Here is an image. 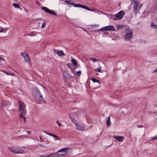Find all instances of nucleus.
<instances>
[{
	"label": "nucleus",
	"mask_w": 157,
	"mask_h": 157,
	"mask_svg": "<svg viewBox=\"0 0 157 157\" xmlns=\"http://www.w3.org/2000/svg\"><path fill=\"white\" fill-rule=\"evenodd\" d=\"M32 92L33 95L36 97L38 98V99L40 101H42L43 99L42 96L40 94L39 90L37 88H33L32 90Z\"/></svg>",
	"instance_id": "f257e3e1"
},
{
	"label": "nucleus",
	"mask_w": 157,
	"mask_h": 157,
	"mask_svg": "<svg viewBox=\"0 0 157 157\" xmlns=\"http://www.w3.org/2000/svg\"><path fill=\"white\" fill-rule=\"evenodd\" d=\"M19 111L24 115H25L26 113L25 105L23 102H21L20 100H19Z\"/></svg>",
	"instance_id": "f03ea898"
},
{
	"label": "nucleus",
	"mask_w": 157,
	"mask_h": 157,
	"mask_svg": "<svg viewBox=\"0 0 157 157\" xmlns=\"http://www.w3.org/2000/svg\"><path fill=\"white\" fill-rule=\"evenodd\" d=\"M124 12L123 11L121 10L117 14L113 16L112 17V19L113 20H116L117 19H121L123 18L124 16Z\"/></svg>",
	"instance_id": "7ed1b4c3"
},
{
	"label": "nucleus",
	"mask_w": 157,
	"mask_h": 157,
	"mask_svg": "<svg viewBox=\"0 0 157 157\" xmlns=\"http://www.w3.org/2000/svg\"><path fill=\"white\" fill-rule=\"evenodd\" d=\"M126 34L124 38L127 40H129L132 37V30L129 28H126L125 29Z\"/></svg>",
	"instance_id": "20e7f679"
},
{
	"label": "nucleus",
	"mask_w": 157,
	"mask_h": 157,
	"mask_svg": "<svg viewBox=\"0 0 157 157\" xmlns=\"http://www.w3.org/2000/svg\"><path fill=\"white\" fill-rule=\"evenodd\" d=\"M115 31V29L113 26L108 25L105 27L102 28L96 31V32H99L100 31Z\"/></svg>",
	"instance_id": "39448f33"
},
{
	"label": "nucleus",
	"mask_w": 157,
	"mask_h": 157,
	"mask_svg": "<svg viewBox=\"0 0 157 157\" xmlns=\"http://www.w3.org/2000/svg\"><path fill=\"white\" fill-rule=\"evenodd\" d=\"M11 105L10 102L6 100H2L1 102V105L0 107V109L4 112H5L4 107L9 106Z\"/></svg>",
	"instance_id": "423d86ee"
},
{
	"label": "nucleus",
	"mask_w": 157,
	"mask_h": 157,
	"mask_svg": "<svg viewBox=\"0 0 157 157\" xmlns=\"http://www.w3.org/2000/svg\"><path fill=\"white\" fill-rule=\"evenodd\" d=\"M41 8L46 13L51 14L55 16L57 15L56 13L54 10H50L45 7H42Z\"/></svg>",
	"instance_id": "0eeeda50"
},
{
	"label": "nucleus",
	"mask_w": 157,
	"mask_h": 157,
	"mask_svg": "<svg viewBox=\"0 0 157 157\" xmlns=\"http://www.w3.org/2000/svg\"><path fill=\"white\" fill-rule=\"evenodd\" d=\"M75 7H79L80 8H82L83 9H86L87 10L90 11H94V10L93 9H90L87 6L84 5H82L80 4H76L74 6Z\"/></svg>",
	"instance_id": "6e6552de"
},
{
	"label": "nucleus",
	"mask_w": 157,
	"mask_h": 157,
	"mask_svg": "<svg viewBox=\"0 0 157 157\" xmlns=\"http://www.w3.org/2000/svg\"><path fill=\"white\" fill-rule=\"evenodd\" d=\"M24 151L22 149L18 147H14V150L13 153L17 154H21L23 153Z\"/></svg>",
	"instance_id": "1a4fd4ad"
},
{
	"label": "nucleus",
	"mask_w": 157,
	"mask_h": 157,
	"mask_svg": "<svg viewBox=\"0 0 157 157\" xmlns=\"http://www.w3.org/2000/svg\"><path fill=\"white\" fill-rule=\"evenodd\" d=\"M76 128L77 129L82 131H84V127L80 124H76Z\"/></svg>",
	"instance_id": "9d476101"
},
{
	"label": "nucleus",
	"mask_w": 157,
	"mask_h": 157,
	"mask_svg": "<svg viewBox=\"0 0 157 157\" xmlns=\"http://www.w3.org/2000/svg\"><path fill=\"white\" fill-rule=\"evenodd\" d=\"M64 2L65 3L67 4L68 5H73L74 6L76 4L74 3V2L72 0H65L64 1Z\"/></svg>",
	"instance_id": "9b49d317"
},
{
	"label": "nucleus",
	"mask_w": 157,
	"mask_h": 157,
	"mask_svg": "<svg viewBox=\"0 0 157 157\" xmlns=\"http://www.w3.org/2000/svg\"><path fill=\"white\" fill-rule=\"evenodd\" d=\"M69 149H70L69 148H68V147L64 148H62V149L59 150L58 151V152H60L63 151L64 152V153L65 154L67 155L68 153V151H67V150H69Z\"/></svg>",
	"instance_id": "f8f14e48"
},
{
	"label": "nucleus",
	"mask_w": 157,
	"mask_h": 157,
	"mask_svg": "<svg viewBox=\"0 0 157 157\" xmlns=\"http://www.w3.org/2000/svg\"><path fill=\"white\" fill-rule=\"evenodd\" d=\"M113 138L118 140L119 141H122L123 139H124V137L122 136H113Z\"/></svg>",
	"instance_id": "ddd939ff"
},
{
	"label": "nucleus",
	"mask_w": 157,
	"mask_h": 157,
	"mask_svg": "<svg viewBox=\"0 0 157 157\" xmlns=\"http://www.w3.org/2000/svg\"><path fill=\"white\" fill-rule=\"evenodd\" d=\"M138 7V6H133V12L136 14L140 10V6H139V8Z\"/></svg>",
	"instance_id": "4468645a"
},
{
	"label": "nucleus",
	"mask_w": 157,
	"mask_h": 157,
	"mask_svg": "<svg viewBox=\"0 0 157 157\" xmlns=\"http://www.w3.org/2000/svg\"><path fill=\"white\" fill-rule=\"evenodd\" d=\"M132 3H133V6H138L139 4V2L137 0H131Z\"/></svg>",
	"instance_id": "2eb2a0df"
},
{
	"label": "nucleus",
	"mask_w": 157,
	"mask_h": 157,
	"mask_svg": "<svg viewBox=\"0 0 157 157\" xmlns=\"http://www.w3.org/2000/svg\"><path fill=\"white\" fill-rule=\"evenodd\" d=\"M125 26L123 25H117L116 28H117V31H118L120 29H121L124 27Z\"/></svg>",
	"instance_id": "dca6fc26"
},
{
	"label": "nucleus",
	"mask_w": 157,
	"mask_h": 157,
	"mask_svg": "<svg viewBox=\"0 0 157 157\" xmlns=\"http://www.w3.org/2000/svg\"><path fill=\"white\" fill-rule=\"evenodd\" d=\"M57 54L59 56H65V54L63 53L62 50L61 51H58L56 52Z\"/></svg>",
	"instance_id": "f3484780"
},
{
	"label": "nucleus",
	"mask_w": 157,
	"mask_h": 157,
	"mask_svg": "<svg viewBox=\"0 0 157 157\" xmlns=\"http://www.w3.org/2000/svg\"><path fill=\"white\" fill-rule=\"evenodd\" d=\"M111 125L110 118L109 117L107 119L106 121V125L107 127H108Z\"/></svg>",
	"instance_id": "a211bd4d"
},
{
	"label": "nucleus",
	"mask_w": 157,
	"mask_h": 157,
	"mask_svg": "<svg viewBox=\"0 0 157 157\" xmlns=\"http://www.w3.org/2000/svg\"><path fill=\"white\" fill-rule=\"evenodd\" d=\"M71 62L72 63L73 66H76L78 65L77 62L74 59H72L71 60Z\"/></svg>",
	"instance_id": "6ab92c4d"
},
{
	"label": "nucleus",
	"mask_w": 157,
	"mask_h": 157,
	"mask_svg": "<svg viewBox=\"0 0 157 157\" xmlns=\"http://www.w3.org/2000/svg\"><path fill=\"white\" fill-rule=\"evenodd\" d=\"M25 115H24L22 113H21L19 114V117H20L22 118L24 121V122L25 123L26 122V119L25 117Z\"/></svg>",
	"instance_id": "aec40b11"
},
{
	"label": "nucleus",
	"mask_w": 157,
	"mask_h": 157,
	"mask_svg": "<svg viewBox=\"0 0 157 157\" xmlns=\"http://www.w3.org/2000/svg\"><path fill=\"white\" fill-rule=\"evenodd\" d=\"M25 56H24V61H25L27 62L29 60L30 58L27 54L26 55H25Z\"/></svg>",
	"instance_id": "412c9836"
},
{
	"label": "nucleus",
	"mask_w": 157,
	"mask_h": 157,
	"mask_svg": "<svg viewBox=\"0 0 157 157\" xmlns=\"http://www.w3.org/2000/svg\"><path fill=\"white\" fill-rule=\"evenodd\" d=\"M7 148L10 151L13 153L14 150V147H8Z\"/></svg>",
	"instance_id": "4be33fe9"
},
{
	"label": "nucleus",
	"mask_w": 157,
	"mask_h": 157,
	"mask_svg": "<svg viewBox=\"0 0 157 157\" xmlns=\"http://www.w3.org/2000/svg\"><path fill=\"white\" fill-rule=\"evenodd\" d=\"M91 79L94 82H97L99 84H100V82L98 80L94 78H92Z\"/></svg>",
	"instance_id": "5701e85b"
},
{
	"label": "nucleus",
	"mask_w": 157,
	"mask_h": 157,
	"mask_svg": "<svg viewBox=\"0 0 157 157\" xmlns=\"http://www.w3.org/2000/svg\"><path fill=\"white\" fill-rule=\"evenodd\" d=\"M48 157H57V156L54 153H51L48 155Z\"/></svg>",
	"instance_id": "b1692460"
},
{
	"label": "nucleus",
	"mask_w": 157,
	"mask_h": 157,
	"mask_svg": "<svg viewBox=\"0 0 157 157\" xmlns=\"http://www.w3.org/2000/svg\"><path fill=\"white\" fill-rule=\"evenodd\" d=\"M67 66H68V67L69 68H70V69H71V70H73V66L72 65V64L71 63H67Z\"/></svg>",
	"instance_id": "393cba45"
},
{
	"label": "nucleus",
	"mask_w": 157,
	"mask_h": 157,
	"mask_svg": "<svg viewBox=\"0 0 157 157\" xmlns=\"http://www.w3.org/2000/svg\"><path fill=\"white\" fill-rule=\"evenodd\" d=\"M101 67H100L97 69H94V71H98V72H101Z\"/></svg>",
	"instance_id": "a878e982"
},
{
	"label": "nucleus",
	"mask_w": 157,
	"mask_h": 157,
	"mask_svg": "<svg viewBox=\"0 0 157 157\" xmlns=\"http://www.w3.org/2000/svg\"><path fill=\"white\" fill-rule=\"evenodd\" d=\"M1 71L5 73L7 75H13V74L12 73L8 72L7 71H5L4 70H1Z\"/></svg>",
	"instance_id": "bb28decb"
},
{
	"label": "nucleus",
	"mask_w": 157,
	"mask_h": 157,
	"mask_svg": "<svg viewBox=\"0 0 157 157\" xmlns=\"http://www.w3.org/2000/svg\"><path fill=\"white\" fill-rule=\"evenodd\" d=\"M151 27H153L154 28L157 29V25H154L153 22H151Z\"/></svg>",
	"instance_id": "cd10ccee"
},
{
	"label": "nucleus",
	"mask_w": 157,
	"mask_h": 157,
	"mask_svg": "<svg viewBox=\"0 0 157 157\" xmlns=\"http://www.w3.org/2000/svg\"><path fill=\"white\" fill-rule=\"evenodd\" d=\"M13 5L16 8H20V7L18 6V4L15 3H13Z\"/></svg>",
	"instance_id": "c85d7f7f"
},
{
	"label": "nucleus",
	"mask_w": 157,
	"mask_h": 157,
	"mask_svg": "<svg viewBox=\"0 0 157 157\" xmlns=\"http://www.w3.org/2000/svg\"><path fill=\"white\" fill-rule=\"evenodd\" d=\"M53 137H54L55 140H60L59 137H58V136H56L55 135H54V136Z\"/></svg>",
	"instance_id": "c756f323"
},
{
	"label": "nucleus",
	"mask_w": 157,
	"mask_h": 157,
	"mask_svg": "<svg viewBox=\"0 0 157 157\" xmlns=\"http://www.w3.org/2000/svg\"><path fill=\"white\" fill-rule=\"evenodd\" d=\"M90 60L94 62H95L98 61V60L95 58H90Z\"/></svg>",
	"instance_id": "7c9ffc66"
},
{
	"label": "nucleus",
	"mask_w": 157,
	"mask_h": 157,
	"mask_svg": "<svg viewBox=\"0 0 157 157\" xmlns=\"http://www.w3.org/2000/svg\"><path fill=\"white\" fill-rule=\"evenodd\" d=\"M81 71H78L76 72V74L78 76H79L81 75Z\"/></svg>",
	"instance_id": "2f4dec72"
},
{
	"label": "nucleus",
	"mask_w": 157,
	"mask_h": 157,
	"mask_svg": "<svg viewBox=\"0 0 157 157\" xmlns=\"http://www.w3.org/2000/svg\"><path fill=\"white\" fill-rule=\"evenodd\" d=\"M21 55L23 56V58H24V57L25 56V55H26L27 54L25 53V52H22L21 53Z\"/></svg>",
	"instance_id": "473e14b6"
},
{
	"label": "nucleus",
	"mask_w": 157,
	"mask_h": 157,
	"mask_svg": "<svg viewBox=\"0 0 157 157\" xmlns=\"http://www.w3.org/2000/svg\"><path fill=\"white\" fill-rule=\"evenodd\" d=\"M44 133H46V134H47V135H48L49 136H52V137H54V134H50V133H47V132H44Z\"/></svg>",
	"instance_id": "72a5a7b5"
},
{
	"label": "nucleus",
	"mask_w": 157,
	"mask_h": 157,
	"mask_svg": "<svg viewBox=\"0 0 157 157\" xmlns=\"http://www.w3.org/2000/svg\"><path fill=\"white\" fill-rule=\"evenodd\" d=\"M1 28L2 29L0 30V33H2V32H4V31H6V30H5V29H4L2 27Z\"/></svg>",
	"instance_id": "f704fd0d"
},
{
	"label": "nucleus",
	"mask_w": 157,
	"mask_h": 157,
	"mask_svg": "<svg viewBox=\"0 0 157 157\" xmlns=\"http://www.w3.org/2000/svg\"><path fill=\"white\" fill-rule=\"evenodd\" d=\"M57 157H66L64 155L61 154H59Z\"/></svg>",
	"instance_id": "c9c22d12"
},
{
	"label": "nucleus",
	"mask_w": 157,
	"mask_h": 157,
	"mask_svg": "<svg viewBox=\"0 0 157 157\" xmlns=\"http://www.w3.org/2000/svg\"><path fill=\"white\" fill-rule=\"evenodd\" d=\"M45 23H42L41 25V27L42 28H44L45 27Z\"/></svg>",
	"instance_id": "e433bc0d"
},
{
	"label": "nucleus",
	"mask_w": 157,
	"mask_h": 157,
	"mask_svg": "<svg viewBox=\"0 0 157 157\" xmlns=\"http://www.w3.org/2000/svg\"><path fill=\"white\" fill-rule=\"evenodd\" d=\"M137 127L139 128H141L143 127V126L142 125H137Z\"/></svg>",
	"instance_id": "4c0bfd02"
},
{
	"label": "nucleus",
	"mask_w": 157,
	"mask_h": 157,
	"mask_svg": "<svg viewBox=\"0 0 157 157\" xmlns=\"http://www.w3.org/2000/svg\"><path fill=\"white\" fill-rule=\"evenodd\" d=\"M4 60H5V59L1 57L0 56V61H3Z\"/></svg>",
	"instance_id": "58836bf2"
},
{
	"label": "nucleus",
	"mask_w": 157,
	"mask_h": 157,
	"mask_svg": "<svg viewBox=\"0 0 157 157\" xmlns=\"http://www.w3.org/2000/svg\"><path fill=\"white\" fill-rule=\"evenodd\" d=\"M56 123H57V124H58V125H59V127H60L61 126V124H60V123L58 121H56Z\"/></svg>",
	"instance_id": "ea45409f"
},
{
	"label": "nucleus",
	"mask_w": 157,
	"mask_h": 157,
	"mask_svg": "<svg viewBox=\"0 0 157 157\" xmlns=\"http://www.w3.org/2000/svg\"><path fill=\"white\" fill-rule=\"evenodd\" d=\"M157 139V136H154L152 137V139L153 140H155Z\"/></svg>",
	"instance_id": "a19ab883"
},
{
	"label": "nucleus",
	"mask_w": 157,
	"mask_h": 157,
	"mask_svg": "<svg viewBox=\"0 0 157 157\" xmlns=\"http://www.w3.org/2000/svg\"><path fill=\"white\" fill-rule=\"evenodd\" d=\"M156 72H157V68L156 69H155V70H154V71H153V73H155Z\"/></svg>",
	"instance_id": "79ce46f5"
},
{
	"label": "nucleus",
	"mask_w": 157,
	"mask_h": 157,
	"mask_svg": "<svg viewBox=\"0 0 157 157\" xmlns=\"http://www.w3.org/2000/svg\"><path fill=\"white\" fill-rule=\"evenodd\" d=\"M31 132L29 131H27V134H30L31 133Z\"/></svg>",
	"instance_id": "37998d69"
},
{
	"label": "nucleus",
	"mask_w": 157,
	"mask_h": 157,
	"mask_svg": "<svg viewBox=\"0 0 157 157\" xmlns=\"http://www.w3.org/2000/svg\"><path fill=\"white\" fill-rule=\"evenodd\" d=\"M27 35H29V36H30L31 35L30 34H28L26 35V33L25 34V35L24 36H26Z\"/></svg>",
	"instance_id": "c03bdc74"
},
{
	"label": "nucleus",
	"mask_w": 157,
	"mask_h": 157,
	"mask_svg": "<svg viewBox=\"0 0 157 157\" xmlns=\"http://www.w3.org/2000/svg\"><path fill=\"white\" fill-rule=\"evenodd\" d=\"M40 157H48V156H44V155H42V156H41Z\"/></svg>",
	"instance_id": "a18cd8bd"
},
{
	"label": "nucleus",
	"mask_w": 157,
	"mask_h": 157,
	"mask_svg": "<svg viewBox=\"0 0 157 157\" xmlns=\"http://www.w3.org/2000/svg\"><path fill=\"white\" fill-rule=\"evenodd\" d=\"M142 5V4H141V5H140V8L141 7Z\"/></svg>",
	"instance_id": "49530a36"
},
{
	"label": "nucleus",
	"mask_w": 157,
	"mask_h": 157,
	"mask_svg": "<svg viewBox=\"0 0 157 157\" xmlns=\"http://www.w3.org/2000/svg\"><path fill=\"white\" fill-rule=\"evenodd\" d=\"M96 75H98V73H96Z\"/></svg>",
	"instance_id": "de8ad7c7"
},
{
	"label": "nucleus",
	"mask_w": 157,
	"mask_h": 157,
	"mask_svg": "<svg viewBox=\"0 0 157 157\" xmlns=\"http://www.w3.org/2000/svg\"><path fill=\"white\" fill-rule=\"evenodd\" d=\"M39 137H40V139H41V136H40Z\"/></svg>",
	"instance_id": "09e8293b"
}]
</instances>
